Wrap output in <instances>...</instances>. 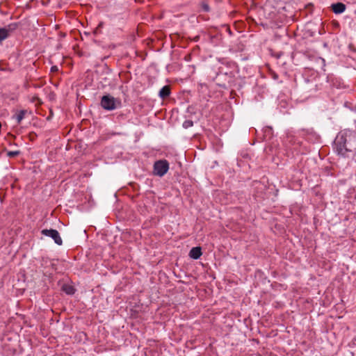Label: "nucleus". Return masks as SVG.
<instances>
[{"mask_svg": "<svg viewBox=\"0 0 356 356\" xmlns=\"http://www.w3.org/2000/svg\"><path fill=\"white\" fill-rule=\"evenodd\" d=\"M336 150L339 155L344 157H353L356 154V145L353 146L350 139L347 142L346 138L343 136H337L334 141Z\"/></svg>", "mask_w": 356, "mask_h": 356, "instance_id": "obj_1", "label": "nucleus"}, {"mask_svg": "<svg viewBox=\"0 0 356 356\" xmlns=\"http://www.w3.org/2000/svg\"><path fill=\"white\" fill-rule=\"evenodd\" d=\"M121 104V102L120 100L114 98L113 97L107 95H104L102 97L101 100V106L104 108L105 110L108 111H112L115 110L118 107H119Z\"/></svg>", "mask_w": 356, "mask_h": 356, "instance_id": "obj_2", "label": "nucleus"}, {"mask_svg": "<svg viewBox=\"0 0 356 356\" xmlns=\"http://www.w3.org/2000/svg\"><path fill=\"white\" fill-rule=\"evenodd\" d=\"M169 169V164L165 160L156 161L154 165V174L159 177L163 176Z\"/></svg>", "mask_w": 356, "mask_h": 356, "instance_id": "obj_3", "label": "nucleus"}, {"mask_svg": "<svg viewBox=\"0 0 356 356\" xmlns=\"http://www.w3.org/2000/svg\"><path fill=\"white\" fill-rule=\"evenodd\" d=\"M41 233L42 234L44 235V236H49L51 238H52L54 241V242L58 245H61L62 243H63V241L60 236V234L58 233V232L56 229H42L41 231Z\"/></svg>", "mask_w": 356, "mask_h": 356, "instance_id": "obj_4", "label": "nucleus"}, {"mask_svg": "<svg viewBox=\"0 0 356 356\" xmlns=\"http://www.w3.org/2000/svg\"><path fill=\"white\" fill-rule=\"evenodd\" d=\"M332 11L336 14H340L346 10V5L343 3H333L332 6Z\"/></svg>", "mask_w": 356, "mask_h": 356, "instance_id": "obj_5", "label": "nucleus"}, {"mask_svg": "<svg viewBox=\"0 0 356 356\" xmlns=\"http://www.w3.org/2000/svg\"><path fill=\"white\" fill-rule=\"evenodd\" d=\"M201 255L202 249L200 247H194L189 252V256L194 259H199L201 257Z\"/></svg>", "mask_w": 356, "mask_h": 356, "instance_id": "obj_6", "label": "nucleus"}, {"mask_svg": "<svg viewBox=\"0 0 356 356\" xmlns=\"http://www.w3.org/2000/svg\"><path fill=\"white\" fill-rule=\"evenodd\" d=\"M170 86H163L159 92V96L162 99H165V98L168 97L170 95Z\"/></svg>", "mask_w": 356, "mask_h": 356, "instance_id": "obj_7", "label": "nucleus"}, {"mask_svg": "<svg viewBox=\"0 0 356 356\" xmlns=\"http://www.w3.org/2000/svg\"><path fill=\"white\" fill-rule=\"evenodd\" d=\"M10 29L0 28V43L9 36Z\"/></svg>", "mask_w": 356, "mask_h": 356, "instance_id": "obj_8", "label": "nucleus"}, {"mask_svg": "<svg viewBox=\"0 0 356 356\" xmlns=\"http://www.w3.org/2000/svg\"><path fill=\"white\" fill-rule=\"evenodd\" d=\"M26 113V110H21V111H18L15 115V118L17 124H19L21 122V121L24 119Z\"/></svg>", "mask_w": 356, "mask_h": 356, "instance_id": "obj_9", "label": "nucleus"}, {"mask_svg": "<svg viewBox=\"0 0 356 356\" xmlns=\"http://www.w3.org/2000/svg\"><path fill=\"white\" fill-rule=\"evenodd\" d=\"M62 289L63 291H65L68 295H72L75 292L74 288L72 286L69 285V284H64L62 286Z\"/></svg>", "mask_w": 356, "mask_h": 356, "instance_id": "obj_10", "label": "nucleus"}, {"mask_svg": "<svg viewBox=\"0 0 356 356\" xmlns=\"http://www.w3.org/2000/svg\"><path fill=\"white\" fill-rule=\"evenodd\" d=\"M193 125V122L192 120H188L184 122L183 127L185 129H188Z\"/></svg>", "mask_w": 356, "mask_h": 356, "instance_id": "obj_11", "label": "nucleus"}, {"mask_svg": "<svg viewBox=\"0 0 356 356\" xmlns=\"http://www.w3.org/2000/svg\"><path fill=\"white\" fill-rule=\"evenodd\" d=\"M19 154V151H10L7 153L8 156L14 157L17 156Z\"/></svg>", "mask_w": 356, "mask_h": 356, "instance_id": "obj_12", "label": "nucleus"}, {"mask_svg": "<svg viewBox=\"0 0 356 356\" xmlns=\"http://www.w3.org/2000/svg\"><path fill=\"white\" fill-rule=\"evenodd\" d=\"M201 6H202V8L203 9L204 11H205V12L209 11L210 8L207 3L202 2Z\"/></svg>", "mask_w": 356, "mask_h": 356, "instance_id": "obj_13", "label": "nucleus"}, {"mask_svg": "<svg viewBox=\"0 0 356 356\" xmlns=\"http://www.w3.org/2000/svg\"><path fill=\"white\" fill-rule=\"evenodd\" d=\"M58 70V67L57 66H52L51 68V72H57Z\"/></svg>", "mask_w": 356, "mask_h": 356, "instance_id": "obj_14", "label": "nucleus"}, {"mask_svg": "<svg viewBox=\"0 0 356 356\" xmlns=\"http://www.w3.org/2000/svg\"><path fill=\"white\" fill-rule=\"evenodd\" d=\"M35 100H38L40 104H42V102H40V100L38 98V97H37V96L34 97L33 99V102H35Z\"/></svg>", "mask_w": 356, "mask_h": 356, "instance_id": "obj_15", "label": "nucleus"}, {"mask_svg": "<svg viewBox=\"0 0 356 356\" xmlns=\"http://www.w3.org/2000/svg\"><path fill=\"white\" fill-rule=\"evenodd\" d=\"M257 356H259V355H257Z\"/></svg>", "mask_w": 356, "mask_h": 356, "instance_id": "obj_16", "label": "nucleus"}]
</instances>
